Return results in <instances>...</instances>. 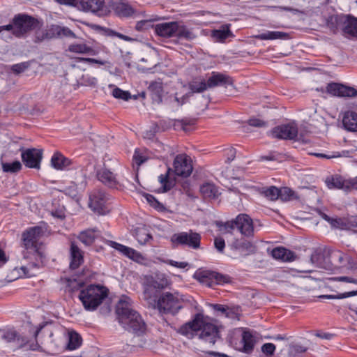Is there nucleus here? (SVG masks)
<instances>
[{
    "label": "nucleus",
    "instance_id": "nucleus-1",
    "mask_svg": "<svg viewBox=\"0 0 357 357\" xmlns=\"http://www.w3.org/2000/svg\"><path fill=\"white\" fill-rule=\"evenodd\" d=\"M44 234L43 227L35 226L25 230L22 234L23 257L27 260L28 263L26 265L22 266L20 269L26 277L34 276L35 273L32 270L38 269L43 265L45 254L42 250L43 243L40 242V239Z\"/></svg>",
    "mask_w": 357,
    "mask_h": 357
},
{
    "label": "nucleus",
    "instance_id": "nucleus-2",
    "mask_svg": "<svg viewBox=\"0 0 357 357\" xmlns=\"http://www.w3.org/2000/svg\"><path fill=\"white\" fill-rule=\"evenodd\" d=\"M119 323L123 327L136 334H141L145 330V323L139 314L130 307V303L121 299L116 310Z\"/></svg>",
    "mask_w": 357,
    "mask_h": 357
},
{
    "label": "nucleus",
    "instance_id": "nucleus-3",
    "mask_svg": "<svg viewBox=\"0 0 357 357\" xmlns=\"http://www.w3.org/2000/svg\"><path fill=\"white\" fill-rule=\"evenodd\" d=\"M108 293L109 290L105 286L90 284L80 291L79 298L85 310L94 311L107 297Z\"/></svg>",
    "mask_w": 357,
    "mask_h": 357
},
{
    "label": "nucleus",
    "instance_id": "nucleus-4",
    "mask_svg": "<svg viewBox=\"0 0 357 357\" xmlns=\"http://www.w3.org/2000/svg\"><path fill=\"white\" fill-rule=\"evenodd\" d=\"M170 284L165 274L155 273L145 275L142 284L144 298L148 303L155 301L161 294V291L167 288Z\"/></svg>",
    "mask_w": 357,
    "mask_h": 357
},
{
    "label": "nucleus",
    "instance_id": "nucleus-5",
    "mask_svg": "<svg viewBox=\"0 0 357 357\" xmlns=\"http://www.w3.org/2000/svg\"><path fill=\"white\" fill-rule=\"evenodd\" d=\"M217 226L222 230L223 227L227 232L237 228L242 235L246 237L254 236V224L252 219L247 214L241 213L235 219L226 222H218Z\"/></svg>",
    "mask_w": 357,
    "mask_h": 357
},
{
    "label": "nucleus",
    "instance_id": "nucleus-6",
    "mask_svg": "<svg viewBox=\"0 0 357 357\" xmlns=\"http://www.w3.org/2000/svg\"><path fill=\"white\" fill-rule=\"evenodd\" d=\"M149 304L163 314H174L182 308L180 299L177 296L170 292L161 294L155 301H151Z\"/></svg>",
    "mask_w": 357,
    "mask_h": 357
},
{
    "label": "nucleus",
    "instance_id": "nucleus-7",
    "mask_svg": "<svg viewBox=\"0 0 357 357\" xmlns=\"http://www.w3.org/2000/svg\"><path fill=\"white\" fill-rule=\"evenodd\" d=\"M14 23V36L17 38L24 36L27 32L35 29L38 24L37 19L26 14H17L13 18Z\"/></svg>",
    "mask_w": 357,
    "mask_h": 357
},
{
    "label": "nucleus",
    "instance_id": "nucleus-8",
    "mask_svg": "<svg viewBox=\"0 0 357 357\" xmlns=\"http://www.w3.org/2000/svg\"><path fill=\"white\" fill-rule=\"evenodd\" d=\"M194 278L201 283L209 287H213L215 285L224 284L231 282V278L229 275L208 270L197 271L195 273Z\"/></svg>",
    "mask_w": 357,
    "mask_h": 357
},
{
    "label": "nucleus",
    "instance_id": "nucleus-9",
    "mask_svg": "<svg viewBox=\"0 0 357 357\" xmlns=\"http://www.w3.org/2000/svg\"><path fill=\"white\" fill-rule=\"evenodd\" d=\"M201 239L202 237L199 233L190 230L188 232L174 234L171 238V241L176 245L186 246L197 250L200 248Z\"/></svg>",
    "mask_w": 357,
    "mask_h": 357
},
{
    "label": "nucleus",
    "instance_id": "nucleus-10",
    "mask_svg": "<svg viewBox=\"0 0 357 357\" xmlns=\"http://www.w3.org/2000/svg\"><path fill=\"white\" fill-rule=\"evenodd\" d=\"M107 195L101 190H93L89 194V207L98 215L109 213Z\"/></svg>",
    "mask_w": 357,
    "mask_h": 357
},
{
    "label": "nucleus",
    "instance_id": "nucleus-11",
    "mask_svg": "<svg viewBox=\"0 0 357 357\" xmlns=\"http://www.w3.org/2000/svg\"><path fill=\"white\" fill-rule=\"evenodd\" d=\"M173 167L175 174L183 178L188 177L193 169L192 160L186 154L177 155L174 160Z\"/></svg>",
    "mask_w": 357,
    "mask_h": 357
},
{
    "label": "nucleus",
    "instance_id": "nucleus-12",
    "mask_svg": "<svg viewBox=\"0 0 357 357\" xmlns=\"http://www.w3.org/2000/svg\"><path fill=\"white\" fill-rule=\"evenodd\" d=\"M22 160L29 168L39 169L43 158V150L36 148L20 149Z\"/></svg>",
    "mask_w": 357,
    "mask_h": 357
},
{
    "label": "nucleus",
    "instance_id": "nucleus-13",
    "mask_svg": "<svg viewBox=\"0 0 357 357\" xmlns=\"http://www.w3.org/2000/svg\"><path fill=\"white\" fill-rule=\"evenodd\" d=\"M326 91L332 96L340 98H352L357 96V90L354 87L336 82L328 83Z\"/></svg>",
    "mask_w": 357,
    "mask_h": 357
},
{
    "label": "nucleus",
    "instance_id": "nucleus-14",
    "mask_svg": "<svg viewBox=\"0 0 357 357\" xmlns=\"http://www.w3.org/2000/svg\"><path fill=\"white\" fill-rule=\"evenodd\" d=\"M199 331V337L209 344L213 345L218 339H220L219 330L216 325L212 323L206 322L204 319L200 324Z\"/></svg>",
    "mask_w": 357,
    "mask_h": 357
},
{
    "label": "nucleus",
    "instance_id": "nucleus-15",
    "mask_svg": "<svg viewBox=\"0 0 357 357\" xmlns=\"http://www.w3.org/2000/svg\"><path fill=\"white\" fill-rule=\"evenodd\" d=\"M271 132L274 137L280 139L295 140L298 136V128L294 123L276 126Z\"/></svg>",
    "mask_w": 357,
    "mask_h": 357
},
{
    "label": "nucleus",
    "instance_id": "nucleus-16",
    "mask_svg": "<svg viewBox=\"0 0 357 357\" xmlns=\"http://www.w3.org/2000/svg\"><path fill=\"white\" fill-rule=\"evenodd\" d=\"M326 183L330 189H340L346 192L349 191L355 185L354 181L344 179L341 176L338 175L327 177Z\"/></svg>",
    "mask_w": 357,
    "mask_h": 357
},
{
    "label": "nucleus",
    "instance_id": "nucleus-17",
    "mask_svg": "<svg viewBox=\"0 0 357 357\" xmlns=\"http://www.w3.org/2000/svg\"><path fill=\"white\" fill-rule=\"evenodd\" d=\"M256 341L251 331L248 328H243L240 342V347L236 349L243 353L250 354L255 348Z\"/></svg>",
    "mask_w": 357,
    "mask_h": 357
},
{
    "label": "nucleus",
    "instance_id": "nucleus-18",
    "mask_svg": "<svg viewBox=\"0 0 357 357\" xmlns=\"http://www.w3.org/2000/svg\"><path fill=\"white\" fill-rule=\"evenodd\" d=\"M178 29V22H162L155 25V33L164 38H171L176 36V32Z\"/></svg>",
    "mask_w": 357,
    "mask_h": 357
},
{
    "label": "nucleus",
    "instance_id": "nucleus-19",
    "mask_svg": "<svg viewBox=\"0 0 357 357\" xmlns=\"http://www.w3.org/2000/svg\"><path fill=\"white\" fill-rule=\"evenodd\" d=\"M98 181L109 188H117L119 181L116 174L106 168H102L96 174Z\"/></svg>",
    "mask_w": 357,
    "mask_h": 357
},
{
    "label": "nucleus",
    "instance_id": "nucleus-20",
    "mask_svg": "<svg viewBox=\"0 0 357 357\" xmlns=\"http://www.w3.org/2000/svg\"><path fill=\"white\" fill-rule=\"evenodd\" d=\"M202 319L203 314L199 313L195 314L194 319L192 321L181 326L178 332L182 335H188L189 334L192 335L193 332L199 331L200 328V324L202 323Z\"/></svg>",
    "mask_w": 357,
    "mask_h": 357
},
{
    "label": "nucleus",
    "instance_id": "nucleus-21",
    "mask_svg": "<svg viewBox=\"0 0 357 357\" xmlns=\"http://www.w3.org/2000/svg\"><path fill=\"white\" fill-rule=\"evenodd\" d=\"M70 268L73 270L77 269L84 262V256L83 252L75 242L72 241L70 243Z\"/></svg>",
    "mask_w": 357,
    "mask_h": 357
},
{
    "label": "nucleus",
    "instance_id": "nucleus-22",
    "mask_svg": "<svg viewBox=\"0 0 357 357\" xmlns=\"http://www.w3.org/2000/svg\"><path fill=\"white\" fill-rule=\"evenodd\" d=\"M231 247V249L239 251L245 256L255 253L256 249V247L250 241L243 238L234 241Z\"/></svg>",
    "mask_w": 357,
    "mask_h": 357
},
{
    "label": "nucleus",
    "instance_id": "nucleus-23",
    "mask_svg": "<svg viewBox=\"0 0 357 357\" xmlns=\"http://www.w3.org/2000/svg\"><path fill=\"white\" fill-rule=\"evenodd\" d=\"M104 6L103 0H77L76 6L84 11L98 13Z\"/></svg>",
    "mask_w": 357,
    "mask_h": 357
},
{
    "label": "nucleus",
    "instance_id": "nucleus-24",
    "mask_svg": "<svg viewBox=\"0 0 357 357\" xmlns=\"http://www.w3.org/2000/svg\"><path fill=\"white\" fill-rule=\"evenodd\" d=\"M342 35L347 38H357V18L345 15Z\"/></svg>",
    "mask_w": 357,
    "mask_h": 357
},
{
    "label": "nucleus",
    "instance_id": "nucleus-25",
    "mask_svg": "<svg viewBox=\"0 0 357 357\" xmlns=\"http://www.w3.org/2000/svg\"><path fill=\"white\" fill-rule=\"evenodd\" d=\"M208 86L209 88L217 86L232 85L233 79L225 74L213 72L211 76L208 79Z\"/></svg>",
    "mask_w": 357,
    "mask_h": 357
},
{
    "label": "nucleus",
    "instance_id": "nucleus-26",
    "mask_svg": "<svg viewBox=\"0 0 357 357\" xmlns=\"http://www.w3.org/2000/svg\"><path fill=\"white\" fill-rule=\"evenodd\" d=\"M345 15H333L329 16L326 21V26L333 33H337L339 31L343 33L344 22Z\"/></svg>",
    "mask_w": 357,
    "mask_h": 357
},
{
    "label": "nucleus",
    "instance_id": "nucleus-27",
    "mask_svg": "<svg viewBox=\"0 0 357 357\" xmlns=\"http://www.w3.org/2000/svg\"><path fill=\"white\" fill-rule=\"evenodd\" d=\"M2 339L7 342H15L17 348L24 347L29 342L26 337L20 335L15 330H8L6 331L2 335Z\"/></svg>",
    "mask_w": 357,
    "mask_h": 357
},
{
    "label": "nucleus",
    "instance_id": "nucleus-28",
    "mask_svg": "<svg viewBox=\"0 0 357 357\" xmlns=\"http://www.w3.org/2000/svg\"><path fill=\"white\" fill-rule=\"evenodd\" d=\"M342 124L348 131H357V113L354 111L346 112L343 115Z\"/></svg>",
    "mask_w": 357,
    "mask_h": 357
},
{
    "label": "nucleus",
    "instance_id": "nucleus-29",
    "mask_svg": "<svg viewBox=\"0 0 357 357\" xmlns=\"http://www.w3.org/2000/svg\"><path fill=\"white\" fill-rule=\"evenodd\" d=\"M151 98L154 102L160 104L162 101L163 87L160 82H152L148 87Z\"/></svg>",
    "mask_w": 357,
    "mask_h": 357
},
{
    "label": "nucleus",
    "instance_id": "nucleus-30",
    "mask_svg": "<svg viewBox=\"0 0 357 357\" xmlns=\"http://www.w3.org/2000/svg\"><path fill=\"white\" fill-rule=\"evenodd\" d=\"M52 36L59 38H75L76 35L68 28L66 26H61L59 25H52L50 29Z\"/></svg>",
    "mask_w": 357,
    "mask_h": 357
},
{
    "label": "nucleus",
    "instance_id": "nucleus-31",
    "mask_svg": "<svg viewBox=\"0 0 357 357\" xmlns=\"http://www.w3.org/2000/svg\"><path fill=\"white\" fill-rule=\"evenodd\" d=\"M68 51L76 54L95 55L94 49L85 43H73L68 46Z\"/></svg>",
    "mask_w": 357,
    "mask_h": 357
},
{
    "label": "nucleus",
    "instance_id": "nucleus-32",
    "mask_svg": "<svg viewBox=\"0 0 357 357\" xmlns=\"http://www.w3.org/2000/svg\"><path fill=\"white\" fill-rule=\"evenodd\" d=\"M51 163L55 169H63L71 165V160L57 152L52 157Z\"/></svg>",
    "mask_w": 357,
    "mask_h": 357
},
{
    "label": "nucleus",
    "instance_id": "nucleus-33",
    "mask_svg": "<svg viewBox=\"0 0 357 357\" xmlns=\"http://www.w3.org/2000/svg\"><path fill=\"white\" fill-rule=\"evenodd\" d=\"M115 13L121 17H130L134 13L132 7L127 3L119 2L114 6Z\"/></svg>",
    "mask_w": 357,
    "mask_h": 357
},
{
    "label": "nucleus",
    "instance_id": "nucleus-34",
    "mask_svg": "<svg viewBox=\"0 0 357 357\" xmlns=\"http://www.w3.org/2000/svg\"><path fill=\"white\" fill-rule=\"evenodd\" d=\"M200 192L205 198L215 199L219 195L217 187L210 183L203 184L200 188Z\"/></svg>",
    "mask_w": 357,
    "mask_h": 357
},
{
    "label": "nucleus",
    "instance_id": "nucleus-35",
    "mask_svg": "<svg viewBox=\"0 0 357 357\" xmlns=\"http://www.w3.org/2000/svg\"><path fill=\"white\" fill-rule=\"evenodd\" d=\"M176 36L178 39H185L187 40H192L197 37L190 29L186 26L181 24L179 22H178V29L176 32Z\"/></svg>",
    "mask_w": 357,
    "mask_h": 357
},
{
    "label": "nucleus",
    "instance_id": "nucleus-36",
    "mask_svg": "<svg viewBox=\"0 0 357 357\" xmlns=\"http://www.w3.org/2000/svg\"><path fill=\"white\" fill-rule=\"evenodd\" d=\"M325 251L321 248L316 249L310 257V261L318 268H326L324 264Z\"/></svg>",
    "mask_w": 357,
    "mask_h": 357
},
{
    "label": "nucleus",
    "instance_id": "nucleus-37",
    "mask_svg": "<svg viewBox=\"0 0 357 357\" xmlns=\"http://www.w3.org/2000/svg\"><path fill=\"white\" fill-rule=\"evenodd\" d=\"M96 231H97L95 229H87L83 231L79 234L78 239L85 245H91L97 237V235L96 234Z\"/></svg>",
    "mask_w": 357,
    "mask_h": 357
},
{
    "label": "nucleus",
    "instance_id": "nucleus-38",
    "mask_svg": "<svg viewBox=\"0 0 357 357\" xmlns=\"http://www.w3.org/2000/svg\"><path fill=\"white\" fill-rule=\"evenodd\" d=\"M257 38L261 40L286 39L288 34L282 31H267L258 35Z\"/></svg>",
    "mask_w": 357,
    "mask_h": 357
},
{
    "label": "nucleus",
    "instance_id": "nucleus-39",
    "mask_svg": "<svg viewBox=\"0 0 357 357\" xmlns=\"http://www.w3.org/2000/svg\"><path fill=\"white\" fill-rule=\"evenodd\" d=\"M231 32L228 26H222L221 29H215L212 31V37L217 41L223 42L227 39Z\"/></svg>",
    "mask_w": 357,
    "mask_h": 357
},
{
    "label": "nucleus",
    "instance_id": "nucleus-40",
    "mask_svg": "<svg viewBox=\"0 0 357 357\" xmlns=\"http://www.w3.org/2000/svg\"><path fill=\"white\" fill-rule=\"evenodd\" d=\"M208 88H209L208 86V82H206L204 79L201 81L194 79L189 83V89H190L192 93H202L206 90Z\"/></svg>",
    "mask_w": 357,
    "mask_h": 357
},
{
    "label": "nucleus",
    "instance_id": "nucleus-41",
    "mask_svg": "<svg viewBox=\"0 0 357 357\" xmlns=\"http://www.w3.org/2000/svg\"><path fill=\"white\" fill-rule=\"evenodd\" d=\"M82 344V337L76 332H71L69 334V341L67 348L69 350H75L77 349Z\"/></svg>",
    "mask_w": 357,
    "mask_h": 357
},
{
    "label": "nucleus",
    "instance_id": "nucleus-42",
    "mask_svg": "<svg viewBox=\"0 0 357 357\" xmlns=\"http://www.w3.org/2000/svg\"><path fill=\"white\" fill-rule=\"evenodd\" d=\"M354 296H357V290L344 293H338L337 294H323L319 296L318 298L321 299H343Z\"/></svg>",
    "mask_w": 357,
    "mask_h": 357
},
{
    "label": "nucleus",
    "instance_id": "nucleus-43",
    "mask_svg": "<svg viewBox=\"0 0 357 357\" xmlns=\"http://www.w3.org/2000/svg\"><path fill=\"white\" fill-rule=\"evenodd\" d=\"M135 236L141 245H145L150 239L152 238L151 235L146 229H137L135 231Z\"/></svg>",
    "mask_w": 357,
    "mask_h": 357
},
{
    "label": "nucleus",
    "instance_id": "nucleus-44",
    "mask_svg": "<svg viewBox=\"0 0 357 357\" xmlns=\"http://www.w3.org/2000/svg\"><path fill=\"white\" fill-rule=\"evenodd\" d=\"M280 189L275 186H271L263 188L262 193L270 200H276L280 198Z\"/></svg>",
    "mask_w": 357,
    "mask_h": 357
},
{
    "label": "nucleus",
    "instance_id": "nucleus-45",
    "mask_svg": "<svg viewBox=\"0 0 357 357\" xmlns=\"http://www.w3.org/2000/svg\"><path fill=\"white\" fill-rule=\"evenodd\" d=\"M280 198L283 201H289L298 199L296 192L289 188H283L280 189Z\"/></svg>",
    "mask_w": 357,
    "mask_h": 357
},
{
    "label": "nucleus",
    "instance_id": "nucleus-46",
    "mask_svg": "<svg viewBox=\"0 0 357 357\" xmlns=\"http://www.w3.org/2000/svg\"><path fill=\"white\" fill-rule=\"evenodd\" d=\"M171 171L172 169L168 167L167 173L165 174H161L158 177L159 181L162 184L163 192H167L172 188V183L169 178V174Z\"/></svg>",
    "mask_w": 357,
    "mask_h": 357
},
{
    "label": "nucleus",
    "instance_id": "nucleus-47",
    "mask_svg": "<svg viewBox=\"0 0 357 357\" xmlns=\"http://www.w3.org/2000/svg\"><path fill=\"white\" fill-rule=\"evenodd\" d=\"M2 169L5 172L15 173L22 169V164L18 160H15L11 163H2Z\"/></svg>",
    "mask_w": 357,
    "mask_h": 357
},
{
    "label": "nucleus",
    "instance_id": "nucleus-48",
    "mask_svg": "<svg viewBox=\"0 0 357 357\" xmlns=\"http://www.w3.org/2000/svg\"><path fill=\"white\" fill-rule=\"evenodd\" d=\"M123 250L124 251L123 252V255L128 257L129 259H131L136 261H139L140 260L143 259L142 255L139 252H138L137 251L131 248L125 246Z\"/></svg>",
    "mask_w": 357,
    "mask_h": 357
},
{
    "label": "nucleus",
    "instance_id": "nucleus-49",
    "mask_svg": "<svg viewBox=\"0 0 357 357\" xmlns=\"http://www.w3.org/2000/svg\"><path fill=\"white\" fill-rule=\"evenodd\" d=\"M146 201L150 204V205L159 211H163L165 208L156 198L150 194H145L144 195Z\"/></svg>",
    "mask_w": 357,
    "mask_h": 357
},
{
    "label": "nucleus",
    "instance_id": "nucleus-50",
    "mask_svg": "<svg viewBox=\"0 0 357 357\" xmlns=\"http://www.w3.org/2000/svg\"><path fill=\"white\" fill-rule=\"evenodd\" d=\"M112 96L115 98L122 99L123 100H128L131 98V95L128 91H123L119 87H114L112 91Z\"/></svg>",
    "mask_w": 357,
    "mask_h": 357
},
{
    "label": "nucleus",
    "instance_id": "nucleus-51",
    "mask_svg": "<svg viewBox=\"0 0 357 357\" xmlns=\"http://www.w3.org/2000/svg\"><path fill=\"white\" fill-rule=\"evenodd\" d=\"M79 83L82 85L93 86L96 84L97 79L89 74H84L79 80Z\"/></svg>",
    "mask_w": 357,
    "mask_h": 357
},
{
    "label": "nucleus",
    "instance_id": "nucleus-52",
    "mask_svg": "<svg viewBox=\"0 0 357 357\" xmlns=\"http://www.w3.org/2000/svg\"><path fill=\"white\" fill-rule=\"evenodd\" d=\"M286 252H287V248H285L284 247H278V248L273 249V250L271 252V255L274 259H280V260L284 261V255L286 253Z\"/></svg>",
    "mask_w": 357,
    "mask_h": 357
},
{
    "label": "nucleus",
    "instance_id": "nucleus-53",
    "mask_svg": "<svg viewBox=\"0 0 357 357\" xmlns=\"http://www.w3.org/2000/svg\"><path fill=\"white\" fill-rule=\"evenodd\" d=\"M153 20H141L137 22L135 25V29L137 31H144L149 29L150 27H151L152 23Z\"/></svg>",
    "mask_w": 357,
    "mask_h": 357
},
{
    "label": "nucleus",
    "instance_id": "nucleus-54",
    "mask_svg": "<svg viewBox=\"0 0 357 357\" xmlns=\"http://www.w3.org/2000/svg\"><path fill=\"white\" fill-rule=\"evenodd\" d=\"M261 350L267 356H271L275 353V345L273 343H265L261 346Z\"/></svg>",
    "mask_w": 357,
    "mask_h": 357
},
{
    "label": "nucleus",
    "instance_id": "nucleus-55",
    "mask_svg": "<svg viewBox=\"0 0 357 357\" xmlns=\"http://www.w3.org/2000/svg\"><path fill=\"white\" fill-rule=\"evenodd\" d=\"M29 65L28 63L22 62L12 66L11 70L15 74L18 75L24 72L26 69H27L29 68Z\"/></svg>",
    "mask_w": 357,
    "mask_h": 357
},
{
    "label": "nucleus",
    "instance_id": "nucleus-56",
    "mask_svg": "<svg viewBox=\"0 0 357 357\" xmlns=\"http://www.w3.org/2000/svg\"><path fill=\"white\" fill-rule=\"evenodd\" d=\"M214 246L220 253H223L225 248L224 238L222 237H215L214 239Z\"/></svg>",
    "mask_w": 357,
    "mask_h": 357
},
{
    "label": "nucleus",
    "instance_id": "nucleus-57",
    "mask_svg": "<svg viewBox=\"0 0 357 357\" xmlns=\"http://www.w3.org/2000/svg\"><path fill=\"white\" fill-rule=\"evenodd\" d=\"M178 122H179L182 126V129L187 132L188 131V126H193L196 123L195 119H183L181 120H178Z\"/></svg>",
    "mask_w": 357,
    "mask_h": 357
},
{
    "label": "nucleus",
    "instance_id": "nucleus-58",
    "mask_svg": "<svg viewBox=\"0 0 357 357\" xmlns=\"http://www.w3.org/2000/svg\"><path fill=\"white\" fill-rule=\"evenodd\" d=\"M248 123L249 126L257 128L264 127L266 126V123L265 121L256 118L250 119L248 121Z\"/></svg>",
    "mask_w": 357,
    "mask_h": 357
},
{
    "label": "nucleus",
    "instance_id": "nucleus-59",
    "mask_svg": "<svg viewBox=\"0 0 357 357\" xmlns=\"http://www.w3.org/2000/svg\"><path fill=\"white\" fill-rule=\"evenodd\" d=\"M346 225L350 229H355L354 231V233L357 234V217H351L349 218L347 220Z\"/></svg>",
    "mask_w": 357,
    "mask_h": 357
},
{
    "label": "nucleus",
    "instance_id": "nucleus-60",
    "mask_svg": "<svg viewBox=\"0 0 357 357\" xmlns=\"http://www.w3.org/2000/svg\"><path fill=\"white\" fill-rule=\"evenodd\" d=\"M333 280L339 281V282H345L349 283H354L357 284V279L347 277V276H340L332 278Z\"/></svg>",
    "mask_w": 357,
    "mask_h": 357
},
{
    "label": "nucleus",
    "instance_id": "nucleus-61",
    "mask_svg": "<svg viewBox=\"0 0 357 357\" xmlns=\"http://www.w3.org/2000/svg\"><path fill=\"white\" fill-rule=\"evenodd\" d=\"M167 264L172 266L179 268H185L189 266V264L188 262H185V261L178 262V261L171 260V259L167 261Z\"/></svg>",
    "mask_w": 357,
    "mask_h": 357
},
{
    "label": "nucleus",
    "instance_id": "nucleus-62",
    "mask_svg": "<svg viewBox=\"0 0 357 357\" xmlns=\"http://www.w3.org/2000/svg\"><path fill=\"white\" fill-rule=\"evenodd\" d=\"M284 261H293L296 259V254L288 249H287V252L284 255Z\"/></svg>",
    "mask_w": 357,
    "mask_h": 357
},
{
    "label": "nucleus",
    "instance_id": "nucleus-63",
    "mask_svg": "<svg viewBox=\"0 0 357 357\" xmlns=\"http://www.w3.org/2000/svg\"><path fill=\"white\" fill-rule=\"evenodd\" d=\"M111 32H112V36H115L118 37L119 38H120L121 40H123L125 41L130 42V41L135 40L134 38H131L130 36L123 35V34H122L121 33H119V32H116V31H111Z\"/></svg>",
    "mask_w": 357,
    "mask_h": 357
},
{
    "label": "nucleus",
    "instance_id": "nucleus-64",
    "mask_svg": "<svg viewBox=\"0 0 357 357\" xmlns=\"http://www.w3.org/2000/svg\"><path fill=\"white\" fill-rule=\"evenodd\" d=\"M333 255L338 258V260L340 264L342 263V261L346 259L348 262L350 261L351 257H349L347 255H344L340 251H336L333 253Z\"/></svg>",
    "mask_w": 357,
    "mask_h": 357
}]
</instances>
